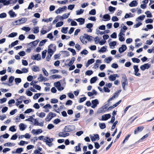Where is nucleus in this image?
Here are the masks:
<instances>
[{
  "mask_svg": "<svg viewBox=\"0 0 154 154\" xmlns=\"http://www.w3.org/2000/svg\"><path fill=\"white\" fill-rule=\"evenodd\" d=\"M145 14L146 15L147 17L151 18L152 17V15L151 12L149 11H147L145 12Z\"/></svg>",
  "mask_w": 154,
  "mask_h": 154,
  "instance_id": "obj_34",
  "label": "nucleus"
},
{
  "mask_svg": "<svg viewBox=\"0 0 154 154\" xmlns=\"http://www.w3.org/2000/svg\"><path fill=\"white\" fill-rule=\"evenodd\" d=\"M99 126L100 129H104L106 127V125L105 123H99Z\"/></svg>",
  "mask_w": 154,
  "mask_h": 154,
  "instance_id": "obj_48",
  "label": "nucleus"
},
{
  "mask_svg": "<svg viewBox=\"0 0 154 154\" xmlns=\"http://www.w3.org/2000/svg\"><path fill=\"white\" fill-rule=\"evenodd\" d=\"M132 60L133 62L134 63H139L140 61V59L136 58H132Z\"/></svg>",
  "mask_w": 154,
  "mask_h": 154,
  "instance_id": "obj_43",
  "label": "nucleus"
},
{
  "mask_svg": "<svg viewBox=\"0 0 154 154\" xmlns=\"http://www.w3.org/2000/svg\"><path fill=\"white\" fill-rule=\"evenodd\" d=\"M21 29L22 30L26 31V32L29 31L30 30V28L29 27H24Z\"/></svg>",
  "mask_w": 154,
  "mask_h": 154,
  "instance_id": "obj_47",
  "label": "nucleus"
},
{
  "mask_svg": "<svg viewBox=\"0 0 154 154\" xmlns=\"http://www.w3.org/2000/svg\"><path fill=\"white\" fill-rule=\"evenodd\" d=\"M54 86L56 87L57 88H58L61 86L60 83L59 81L55 82L54 84Z\"/></svg>",
  "mask_w": 154,
  "mask_h": 154,
  "instance_id": "obj_41",
  "label": "nucleus"
},
{
  "mask_svg": "<svg viewBox=\"0 0 154 154\" xmlns=\"http://www.w3.org/2000/svg\"><path fill=\"white\" fill-rule=\"evenodd\" d=\"M89 14L91 15H94L96 14V11L95 9H92L91 10L89 13Z\"/></svg>",
  "mask_w": 154,
  "mask_h": 154,
  "instance_id": "obj_38",
  "label": "nucleus"
},
{
  "mask_svg": "<svg viewBox=\"0 0 154 154\" xmlns=\"http://www.w3.org/2000/svg\"><path fill=\"white\" fill-rule=\"evenodd\" d=\"M39 39L36 40L35 41L31 42L32 43V45L33 46V48H34L36 47L38 43L39 42Z\"/></svg>",
  "mask_w": 154,
  "mask_h": 154,
  "instance_id": "obj_19",
  "label": "nucleus"
},
{
  "mask_svg": "<svg viewBox=\"0 0 154 154\" xmlns=\"http://www.w3.org/2000/svg\"><path fill=\"white\" fill-rule=\"evenodd\" d=\"M84 35L85 36L86 39H87L88 41L89 42H91V41L94 38V37L92 36L86 34H84Z\"/></svg>",
  "mask_w": 154,
  "mask_h": 154,
  "instance_id": "obj_17",
  "label": "nucleus"
},
{
  "mask_svg": "<svg viewBox=\"0 0 154 154\" xmlns=\"http://www.w3.org/2000/svg\"><path fill=\"white\" fill-rule=\"evenodd\" d=\"M61 52L63 53V57H67L70 55L69 53L66 51H63Z\"/></svg>",
  "mask_w": 154,
  "mask_h": 154,
  "instance_id": "obj_21",
  "label": "nucleus"
},
{
  "mask_svg": "<svg viewBox=\"0 0 154 154\" xmlns=\"http://www.w3.org/2000/svg\"><path fill=\"white\" fill-rule=\"evenodd\" d=\"M105 60H106V63H109V62L112 60V58L111 57H109L105 58Z\"/></svg>",
  "mask_w": 154,
  "mask_h": 154,
  "instance_id": "obj_58",
  "label": "nucleus"
},
{
  "mask_svg": "<svg viewBox=\"0 0 154 154\" xmlns=\"http://www.w3.org/2000/svg\"><path fill=\"white\" fill-rule=\"evenodd\" d=\"M97 76L94 77L90 79V83L91 84H93L97 80Z\"/></svg>",
  "mask_w": 154,
  "mask_h": 154,
  "instance_id": "obj_22",
  "label": "nucleus"
},
{
  "mask_svg": "<svg viewBox=\"0 0 154 154\" xmlns=\"http://www.w3.org/2000/svg\"><path fill=\"white\" fill-rule=\"evenodd\" d=\"M111 116L110 114H107L103 115L102 116V119L100 120L102 121H106L110 118Z\"/></svg>",
  "mask_w": 154,
  "mask_h": 154,
  "instance_id": "obj_7",
  "label": "nucleus"
},
{
  "mask_svg": "<svg viewBox=\"0 0 154 154\" xmlns=\"http://www.w3.org/2000/svg\"><path fill=\"white\" fill-rule=\"evenodd\" d=\"M47 52V51L46 50H45L42 52V58L44 59L45 58Z\"/></svg>",
  "mask_w": 154,
  "mask_h": 154,
  "instance_id": "obj_51",
  "label": "nucleus"
},
{
  "mask_svg": "<svg viewBox=\"0 0 154 154\" xmlns=\"http://www.w3.org/2000/svg\"><path fill=\"white\" fill-rule=\"evenodd\" d=\"M108 10L109 11L113 13L116 10L115 7H113L112 6H109L108 8Z\"/></svg>",
  "mask_w": 154,
  "mask_h": 154,
  "instance_id": "obj_24",
  "label": "nucleus"
},
{
  "mask_svg": "<svg viewBox=\"0 0 154 154\" xmlns=\"http://www.w3.org/2000/svg\"><path fill=\"white\" fill-rule=\"evenodd\" d=\"M103 19L106 20H103L104 21H106L109 20L110 19V16L108 14H105L103 16Z\"/></svg>",
  "mask_w": 154,
  "mask_h": 154,
  "instance_id": "obj_16",
  "label": "nucleus"
},
{
  "mask_svg": "<svg viewBox=\"0 0 154 154\" xmlns=\"http://www.w3.org/2000/svg\"><path fill=\"white\" fill-rule=\"evenodd\" d=\"M75 20L78 22H79V25H82L84 24L85 22V19L82 18H80L75 19Z\"/></svg>",
  "mask_w": 154,
  "mask_h": 154,
  "instance_id": "obj_12",
  "label": "nucleus"
},
{
  "mask_svg": "<svg viewBox=\"0 0 154 154\" xmlns=\"http://www.w3.org/2000/svg\"><path fill=\"white\" fill-rule=\"evenodd\" d=\"M86 39L85 36H81L80 37V39L81 40V42L83 43H84L85 42L86 44L87 43L86 41H85V40Z\"/></svg>",
  "mask_w": 154,
  "mask_h": 154,
  "instance_id": "obj_23",
  "label": "nucleus"
},
{
  "mask_svg": "<svg viewBox=\"0 0 154 154\" xmlns=\"http://www.w3.org/2000/svg\"><path fill=\"white\" fill-rule=\"evenodd\" d=\"M14 81L16 84L18 85L19 83L21 82L22 80L20 78H16L14 79Z\"/></svg>",
  "mask_w": 154,
  "mask_h": 154,
  "instance_id": "obj_33",
  "label": "nucleus"
},
{
  "mask_svg": "<svg viewBox=\"0 0 154 154\" xmlns=\"http://www.w3.org/2000/svg\"><path fill=\"white\" fill-rule=\"evenodd\" d=\"M109 79L111 81H114L116 79L115 76L114 75H110L109 77Z\"/></svg>",
  "mask_w": 154,
  "mask_h": 154,
  "instance_id": "obj_50",
  "label": "nucleus"
},
{
  "mask_svg": "<svg viewBox=\"0 0 154 154\" xmlns=\"http://www.w3.org/2000/svg\"><path fill=\"white\" fill-rule=\"evenodd\" d=\"M53 48L54 51H56V46L54 44H50V45H49L48 48Z\"/></svg>",
  "mask_w": 154,
  "mask_h": 154,
  "instance_id": "obj_54",
  "label": "nucleus"
},
{
  "mask_svg": "<svg viewBox=\"0 0 154 154\" xmlns=\"http://www.w3.org/2000/svg\"><path fill=\"white\" fill-rule=\"evenodd\" d=\"M116 42L114 41L110 42L109 43V45L112 48H113L114 46L116 45Z\"/></svg>",
  "mask_w": 154,
  "mask_h": 154,
  "instance_id": "obj_20",
  "label": "nucleus"
},
{
  "mask_svg": "<svg viewBox=\"0 0 154 154\" xmlns=\"http://www.w3.org/2000/svg\"><path fill=\"white\" fill-rule=\"evenodd\" d=\"M47 41V40L46 39L43 40L41 41L39 44V46H41L43 45L44 44H45V43Z\"/></svg>",
  "mask_w": 154,
  "mask_h": 154,
  "instance_id": "obj_36",
  "label": "nucleus"
},
{
  "mask_svg": "<svg viewBox=\"0 0 154 154\" xmlns=\"http://www.w3.org/2000/svg\"><path fill=\"white\" fill-rule=\"evenodd\" d=\"M69 135V134L68 133H64L63 132H60L59 133L58 135L59 137H65Z\"/></svg>",
  "mask_w": 154,
  "mask_h": 154,
  "instance_id": "obj_15",
  "label": "nucleus"
},
{
  "mask_svg": "<svg viewBox=\"0 0 154 154\" xmlns=\"http://www.w3.org/2000/svg\"><path fill=\"white\" fill-rule=\"evenodd\" d=\"M145 17V16L144 15L140 16L137 18L136 20L137 21L138 20H143Z\"/></svg>",
  "mask_w": 154,
  "mask_h": 154,
  "instance_id": "obj_53",
  "label": "nucleus"
},
{
  "mask_svg": "<svg viewBox=\"0 0 154 154\" xmlns=\"http://www.w3.org/2000/svg\"><path fill=\"white\" fill-rule=\"evenodd\" d=\"M75 6V5L74 4L70 5H68V9L69 10H72L74 8Z\"/></svg>",
  "mask_w": 154,
  "mask_h": 154,
  "instance_id": "obj_59",
  "label": "nucleus"
},
{
  "mask_svg": "<svg viewBox=\"0 0 154 154\" xmlns=\"http://www.w3.org/2000/svg\"><path fill=\"white\" fill-rule=\"evenodd\" d=\"M15 145V144L14 143H5L4 144V146H14Z\"/></svg>",
  "mask_w": 154,
  "mask_h": 154,
  "instance_id": "obj_56",
  "label": "nucleus"
},
{
  "mask_svg": "<svg viewBox=\"0 0 154 154\" xmlns=\"http://www.w3.org/2000/svg\"><path fill=\"white\" fill-rule=\"evenodd\" d=\"M86 97H81L80 98V100H79V103H81L85 100L86 99Z\"/></svg>",
  "mask_w": 154,
  "mask_h": 154,
  "instance_id": "obj_63",
  "label": "nucleus"
},
{
  "mask_svg": "<svg viewBox=\"0 0 154 154\" xmlns=\"http://www.w3.org/2000/svg\"><path fill=\"white\" fill-rule=\"evenodd\" d=\"M20 129L21 131H24L26 128V126L23 123H20L19 125Z\"/></svg>",
  "mask_w": 154,
  "mask_h": 154,
  "instance_id": "obj_18",
  "label": "nucleus"
},
{
  "mask_svg": "<svg viewBox=\"0 0 154 154\" xmlns=\"http://www.w3.org/2000/svg\"><path fill=\"white\" fill-rule=\"evenodd\" d=\"M106 48L105 46H103L98 51V52H104L106 51Z\"/></svg>",
  "mask_w": 154,
  "mask_h": 154,
  "instance_id": "obj_40",
  "label": "nucleus"
},
{
  "mask_svg": "<svg viewBox=\"0 0 154 154\" xmlns=\"http://www.w3.org/2000/svg\"><path fill=\"white\" fill-rule=\"evenodd\" d=\"M23 149L22 148H17L16 151V153H20L23 151Z\"/></svg>",
  "mask_w": 154,
  "mask_h": 154,
  "instance_id": "obj_49",
  "label": "nucleus"
},
{
  "mask_svg": "<svg viewBox=\"0 0 154 154\" xmlns=\"http://www.w3.org/2000/svg\"><path fill=\"white\" fill-rule=\"evenodd\" d=\"M75 126L73 125H69L66 126L64 128V131L68 132L73 131L75 129Z\"/></svg>",
  "mask_w": 154,
  "mask_h": 154,
  "instance_id": "obj_2",
  "label": "nucleus"
},
{
  "mask_svg": "<svg viewBox=\"0 0 154 154\" xmlns=\"http://www.w3.org/2000/svg\"><path fill=\"white\" fill-rule=\"evenodd\" d=\"M75 60V58L74 57H72V58L71 59V60L69 61V63L68 64V65L69 66H70L71 65H72L73 63Z\"/></svg>",
  "mask_w": 154,
  "mask_h": 154,
  "instance_id": "obj_25",
  "label": "nucleus"
},
{
  "mask_svg": "<svg viewBox=\"0 0 154 154\" xmlns=\"http://www.w3.org/2000/svg\"><path fill=\"white\" fill-rule=\"evenodd\" d=\"M17 35V32H13L9 34L8 35V37L10 38H13L16 36Z\"/></svg>",
  "mask_w": 154,
  "mask_h": 154,
  "instance_id": "obj_27",
  "label": "nucleus"
},
{
  "mask_svg": "<svg viewBox=\"0 0 154 154\" xmlns=\"http://www.w3.org/2000/svg\"><path fill=\"white\" fill-rule=\"evenodd\" d=\"M34 111V110L33 109H32L31 108L28 109L27 110H26L24 112V113L25 114L29 113L31 112H33Z\"/></svg>",
  "mask_w": 154,
  "mask_h": 154,
  "instance_id": "obj_46",
  "label": "nucleus"
},
{
  "mask_svg": "<svg viewBox=\"0 0 154 154\" xmlns=\"http://www.w3.org/2000/svg\"><path fill=\"white\" fill-rule=\"evenodd\" d=\"M52 19L53 18L52 17H50L49 19L46 18L45 19H43L42 20V21L45 22H48L49 21H51Z\"/></svg>",
  "mask_w": 154,
  "mask_h": 154,
  "instance_id": "obj_57",
  "label": "nucleus"
},
{
  "mask_svg": "<svg viewBox=\"0 0 154 154\" xmlns=\"http://www.w3.org/2000/svg\"><path fill=\"white\" fill-rule=\"evenodd\" d=\"M54 140L53 138H49L48 137H46L43 139V142H45L46 145H48L49 147H51L53 145V143H52Z\"/></svg>",
  "mask_w": 154,
  "mask_h": 154,
  "instance_id": "obj_1",
  "label": "nucleus"
},
{
  "mask_svg": "<svg viewBox=\"0 0 154 154\" xmlns=\"http://www.w3.org/2000/svg\"><path fill=\"white\" fill-rule=\"evenodd\" d=\"M17 137L18 136L17 134H15L12 136L11 139V140H15L17 138Z\"/></svg>",
  "mask_w": 154,
  "mask_h": 154,
  "instance_id": "obj_64",
  "label": "nucleus"
},
{
  "mask_svg": "<svg viewBox=\"0 0 154 154\" xmlns=\"http://www.w3.org/2000/svg\"><path fill=\"white\" fill-rule=\"evenodd\" d=\"M34 5L33 3V2H31L29 3L27 9H32L34 7Z\"/></svg>",
  "mask_w": 154,
  "mask_h": 154,
  "instance_id": "obj_55",
  "label": "nucleus"
},
{
  "mask_svg": "<svg viewBox=\"0 0 154 154\" xmlns=\"http://www.w3.org/2000/svg\"><path fill=\"white\" fill-rule=\"evenodd\" d=\"M18 21V23H17L16 25H20L24 23L27 21V19L26 18L23 17L19 19Z\"/></svg>",
  "mask_w": 154,
  "mask_h": 154,
  "instance_id": "obj_10",
  "label": "nucleus"
},
{
  "mask_svg": "<svg viewBox=\"0 0 154 154\" xmlns=\"http://www.w3.org/2000/svg\"><path fill=\"white\" fill-rule=\"evenodd\" d=\"M127 46L125 45H122L121 47L119 49V51L120 54H122L127 49Z\"/></svg>",
  "mask_w": 154,
  "mask_h": 154,
  "instance_id": "obj_8",
  "label": "nucleus"
},
{
  "mask_svg": "<svg viewBox=\"0 0 154 154\" xmlns=\"http://www.w3.org/2000/svg\"><path fill=\"white\" fill-rule=\"evenodd\" d=\"M8 13L11 18L14 17H16L17 15V14L13 11L12 10L8 12Z\"/></svg>",
  "mask_w": 154,
  "mask_h": 154,
  "instance_id": "obj_13",
  "label": "nucleus"
},
{
  "mask_svg": "<svg viewBox=\"0 0 154 154\" xmlns=\"http://www.w3.org/2000/svg\"><path fill=\"white\" fill-rule=\"evenodd\" d=\"M84 10L83 9H81L79 10H78L76 11V15H79L82 14L84 12Z\"/></svg>",
  "mask_w": 154,
  "mask_h": 154,
  "instance_id": "obj_39",
  "label": "nucleus"
},
{
  "mask_svg": "<svg viewBox=\"0 0 154 154\" xmlns=\"http://www.w3.org/2000/svg\"><path fill=\"white\" fill-rule=\"evenodd\" d=\"M122 75V79H124V81L123 82H122V85L123 90H125V86L126 85H128V81L125 74H123Z\"/></svg>",
  "mask_w": 154,
  "mask_h": 154,
  "instance_id": "obj_3",
  "label": "nucleus"
},
{
  "mask_svg": "<svg viewBox=\"0 0 154 154\" xmlns=\"http://www.w3.org/2000/svg\"><path fill=\"white\" fill-rule=\"evenodd\" d=\"M63 24V21L59 22L56 24V26L57 27H60L62 26Z\"/></svg>",
  "mask_w": 154,
  "mask_h": 154,
  "instance_id": "obj_45",
  "label": "nucleus"
},
{
  "mask_svg": "<svg viewBox=\"0 0 154 154\" xmlns=\"http://www.w3.org/2000/svg\"><path fill=\"white\" fill-rule=\"evenodd\" d=\"M81 144L80 143H79L78 146H76L75 147V151L76 152L79 151L81 150Z\"/></svg>",
  "mask_w": 154,
  "mask_h": 154,
  "instance_id": "obj_28",
  "label": "nucleus"
},
{
  "mask_svg": "<svg viewBox=\"0 0 154 154\" xmlns=\"http://www.w3.org/2000/svg\"><path fill=\"white\" fill-rule=\"evenodd\" d=\"M31 59L32 60H39L41 59V55L38 54L35 55H32L31 57Z\"/></svg>",
  "mask_w": 154,
  "mask_h": 154,
  "instance_id": "obj_4",
  "label": "nucleus"
},
{
  "mask_svg": "<svg viewBox=\"0 0 154 154\" xmlns=\"http://www.w3.org/2000/svg\"><path fill=\"white\" fill-rule=\"evenodd\" d=\"M68 28V27H63L62 28L61 32L63 33L66 34L67 33Z\"/></svg>",
  "mask_w": 154,
  "mask_h": 154,
  "instance_id": "obj_29",
  "label": "nucleus"
},
{
  "mask_svg": "<svg viewBox=\"0 0 154 154\" xmlns=\"http://www.w3.org/2000/svg\"><path fill=\"white\" fill-rule=\"evenodd\" d=\"M67 50L72 53L73 56L76 54V52L75 49L73 48H68Z\"/></svg>",
  "mask_w": 154,
  "mask_h": 154,
  "instance_id": "obj_30",
  "label": "nucleus"
},
{
  "mask_svg": "<svg viewBox=\"0 0 154 154\" xmlns=\"http://www.w3.org/2000/svg\"><path fill=\"white\" fill-rule=\"evenodd\" d=\"M91 103L92 105L91 106V107L93 108H95L97 105L99 104V102L97 99H96L92 100Z\"/></svg>",
  "mask_w": 154,
  "mask_h": 154,
  "instance_id": "obj_6",
  "label": "nucleus"
},
{
  "mask_svg": "<svg viewBox=\"0 0 154 154\" xmlns=\"http://www.w3.org/2000/svg\"><path fill=\"white\" fill-rule=\"evenodd\" d=\"M93 73V71L91 70H88L86 71L85 74L86 75L90 76Z\"/></svg>",
  "mask_w": 154,
  "mask_h": 154,
  "instance_id": "obj_44",
  "label": "nucleus"
},
{
  "mask_svg": "<svg viewBox=\"0 0 154 154\" xmlns=\"http://www.w3.org/2000/svg\"><path fill=\"white\" fill-rule=\"evenodd\" d=\"M62 76L58 75H54L50 76V78H52L53 79H55L56 78H61Z\"/></svg>",
  "mask_w": 154,
  "mask_h": 154,
  "instance_id": "obj_26",
  "label": "nucleus"
},
{
  "mask_svg": "<svg viewBox=\"0 0 154 154\" xmlns=\"http://www.w3.org/2000/svg\"><path fill=\"white\" fill-rule=\"evenodd\" d=\"M42 70L43 72V74L45 75L46 76H48V73L44 68H43L42 69Z\"/></svg>",
  "mask_w": 154,
  "mask_h": 154,
  "instance_id": "obj_61",
  "label": "nucleus"
},
{
  "mask_svg": "<svg viewBox=\"0 0 154 154\" xmlns=\"http://www.w3.org/2000/svg\"><path fill=\"white\" fill-rule=\"evenodd\" d=\"M151 66V64L148 63H145L143 65H141L140 67V68L143 71L145 69H148Z\"/></svg>",
  "mask_w": 154,
  "mask_h": 154,
  "instance_id": "obj_5",
  "label": "nucleus"
},
{
  "mask_svg": "<svg viewBox=\"0 0 154 154\" xmlns=\"http://www.w3.org/2000/svg\"><path fill=\"white\" fill-rule=\"evenodd\" d=\"M33 131H36V132L35 133V134L36 135L38 134L39 133H41L43 132L42 130L40 129H39L36 130L33 129Z\"/></svg>",
  "mask_w": 154,
  "mask_h": 154,
  "instance_id": "obj_32",
  "label": "nucleus"
},
{
  "mask_svg": "<svg viewBox=\"0 0 154 154\" xmlns=\"http://www.w3.org/2000/svg\"><path fill=\"white\" fill-rule=\"evenodd\" d=\"M137 2L136 0H133L129 4V5L131 7H133L136 6L137 5Z\"/></svg>",
  "mask_w": 154,
  "mask_h": 154,
  "instance_id": "obj_14",
  "label": "nucleus"
},
{
  "mask_svg": "<svg viewBox=\"0 0 154 154\" xmlns=\"http://www.w3.org/2000/svg\"><path fill=\"white\" fill-rule=\"evenodd\" d=\"M104 109L102 106L97 111V113H103L105 112L104 111Z\"/></svg>",
  "mask_w": 154,
  "mask_h": 154,
  "instance_id": "obj_37",
  "label": "nucleus"
},
{
  "mask_svg": "<svg viewBox=\"0 0 154 154\" xmlns=\"http://www.w3.org/2000/svg\"><path fill=\"white\" fill-rule=\"evenodd\" d=\"M18 54L20 56L23 57L26 55V53L24 51H20L18 53Z\"/></svg>",
  "mask_w": 154,
  "mask_h": 154,
  "instance_id": "obj_62",
  "label": "nucleus"
},
{
  "mask_svg": "<svg viewBox=\"0 0 154 154\" xmlns=\"http://www.w3.org/2000/svg\"><path fill=\"white\" fill-rule=\"evenodd\" d=\"M44 79H46V78L44 77L42 74H40L39 75V77L38 78V80L39 82H42L43 81Z\"/></svg>",
  "mask_w": 154,
  "mask_h": 154,
  "instance_id": "obj_42",
  "label": "nucleus"
},
{
  "mask_svg": "<svg viewBox=\"0 0 154 154\" xmlns=\"http://www.w3.org/2000/svg\"><path fill=\"white\" fill-rule=\"evenodd\" d=\"M52 114V112H51L48 113L45 119V120L46 121L49 122L53 118V116L51 115V114Z\"/></svg>",
  "mask_w": 154,
  "mask_h": 154,
  "instance_id": "obj_11",
  "label": "nucleus"
},
{
  "mask_svg": "<svg viewBox=\"0 0 154 154\" xmlns=\"http://www.w3.org/2000/svg\"><path fill=\"white\" fill-rule=\"evenodd\" d=\"M7 16V14L5 13H3L0 14V18H3Z\"/></svg>",
  "mask_w": 154,
  "mask_h": 154,
  "instance_id": "obj_60",
  "label": "nucleus"
},
{
  "mask_svg": "<svg viewBox=\"0 0 154 154\" xmlns=\"http://www.w3.org/2000/svg\"><path fill=\"white\" fill-rule=\"evenodd\" d=\"M42 94H43L42 93L35 94L33 96V99L34 100H36Z\"/></svg>",
  "mask_w": 154,
  "mask_h": 154,
  "instance_id": "obj_31",
  "label": "nucleus"
},
{
  "mask_svg": "<svg viewBox=\"0 0 154 154\" xmlns=\"http://www.w3.org/2000/svg\"><path fill=\"white\" fill-rule=\"evenodd\" d=\"M15 126L14 125L11 126L9 128V130L12 132L15 131L16 130L15 128Z\"/></svg>",
  "mask_w": 154,
  "mask_h": 154,
  "instance_id": "obj_52",
  "label": "nucleus"
},
{
  "mask_svg": "<svg viewBox=\"0 0 154 154\" xmlns=\"http://www.w3.org/2000/svg\"><path fill=\"white\" fill-rule=\"evenodd\" d=\"M34 30L33 33L35 34H36L39 32V27L35 26L33 27Z\"/></svg>",
  "mask_w": 154,
  "mask_h": 154,
  "instance_id": "obj_35",
  "label": "nucleus"
},
{
  "mask_svg": "<svg viewBox=\"0 0 154 154\" xmlns=\"http://www.w3.org/2000/svg\"><path fill=\"white\" fill-rule=\"evenodd\" d=\"M144 127L143 126L138 127L135 128L134 131V134H137L138 132H141L143 129Z\"/></svg>",
  "mask_w": 154,
  "mask_h": 154,
  "instance_id": "obj_9",
  "label": "nucleus"
}]
</instances>
